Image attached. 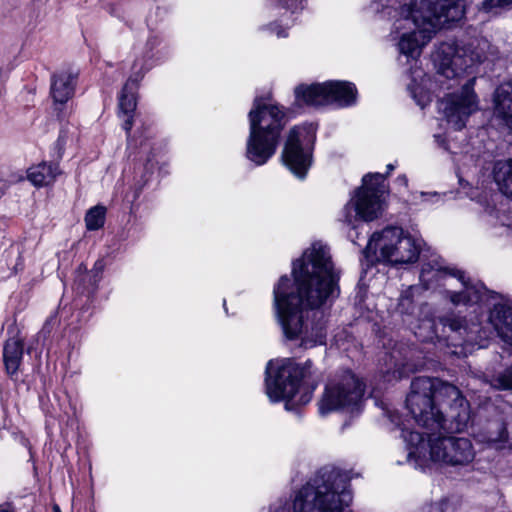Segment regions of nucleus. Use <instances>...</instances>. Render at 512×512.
Wrapping results in <instances>:
<instances>
[{"label":"nucleus","instance_id":"obj_1","mask_svg":"<svg viewBox=\"0 0 512 512\" xmlns=\"http://www.w3.org/2000/svg\"><path fill=\"white\" fill-rule=\"evenodd\" d=\"M413 420L426 432L402 427L406 443L405 463L425 469L431 463L467 467L476 457L472 441L466 437L443 436L441 431H464L471 420L469 403L459 389L436 378L417 377L406 399Z\"/></svg>","mask_w":512,"mask_h":512},{"label":"nucleus","instance_id":"obj_2","mask_svg":"<svg viewBox=\"0 0 512 512\" xmlns=\"http://www.w3.org/2000/svg\"><path fill=\"white\" fill-rule=\"evenodd\" d=\"M273 288V309L283 336L305 349L326 343L327 310L340 294V270L330 247L313 242Z\"/></svg>","mask_w":512,"mask_h":512},{"label":"nucleus","instance_id":"obj_3","mask_svg":"<svg viewBox=\"0 0 512 512\" xmlns=\"http://www.w3.org/2000/svg\"><path fill=\"white\" fill-rule=\"evenodd\" d=\"M371 9L391 22L390 39L410 65L408 90L421 108L432 100L433 82L418 66L423 49L446 23L464 16L461 0H373Z\"/></svg>","mask_w":512,"mask_h":512},{"label":"nucleus","instance_id":"obj_4","mask_svg":"<svg viewBox=\"0 0 512 512\" xmlns=\"http://www.w3.org/2000/svg\"><path fill=\"white\" fill-rule=\"evenodd\" d=\"M351 477L334 467L320 469L293 500L278 499L260 512H342L352 502Z\"/></svg>","mask_w":512,"mask_h":512},{"label":"nucleus","instance_id":"obj_5","mask_svg":"<svg viewBox=\"0 0 512 512\" xmlns=\"http://www.w3.org/2000/svg\"><path fill=\"white\" fill-rule=\"evenodd\" d=\"M287 122L284 106L270 98L255 97L248 113L246 158L256 166L266 164L275 155Z\"/></svg>","mask_w":512,"mask_h":512},{"label":"nucleus","instance_id":"obj_6","mask_svg":"<svg viewBox=\"0 0 512 512\" xmlns=\"http://www.w3.org/2000/svg\"><path fill=\"white\" fill-rule=\"evenodd\" d=\"M318 378L311 361L300 365L290 358L273 359L266 366V394L272 402L285 401L286 409L290 403L305 405L312 399Z\"/></svg>","mask_w":512,"mask_h":512},{"label":"nucleus","instance_id":"obj_7","mask_svg":"<svg viewBox=\"0 0 512 512\" xmlns=\"http://www.w3.org/2000/svg\"><path fill=\"white\" fill-rule=\"evenodd\" d=\"M495 54L496 49L484 38H475L461 44L453 40L442 42L432 55L438 74L437 82L442 84V77L460 79L475 64L486 61Z\"/></svg>","mask_w":512,"mask_h":512},{"label":"nucleus","instance_id":"obj_8","mask_svg":"<svg viewBox=\"0 0 512 512\" xmlns=\"http://www.w3.org/2000/svg\"><path fill=\"white\" fill-rule=\"evenodd\" d=\"M421 243L420 239L400 227H386L371 235L364 256L371 263L382 262L393 266L410 264L418 260Z\"/></svg>","mask_w":512,"mask_h":512},{"label":"nucleus","instance_id":"obj_9","mask_svg":"<svg viewBox=\"0 0 512 512\" xmlns=\"http://www.w3.org/2000/svg\"><path fill=\"white\" fill-rule=\"evenodd\" d=\"M385 177L380 173L367 174L343 210L344 220L354 225L357 220L372 221L378 218L385 206Z\"/></svg>","mask_w":512,"mask_h":512},{"label":"nucleus","instance_id":"obj_10","mask_svg":"<svg viewBox=\"0 0 512 512\" xmlns=\"http://www.w3.org/2000/svg\"><path fill=\"white\" fill-rule=\"evenodd\" d=\"M454 277L458 278L463 288L457 292H448V296L452 304L455 306L465 305L473 307L472 313L475 314H477L478 310H481L484 306H488V295L486 289L480 284L467 282L462 272L451 274L446 268H443L440 264L435 262L434 264H424L420 274V280L425 289L432 288L434 284H438L441 281H444V285H447Z\"/></svg>","mask_w":512,"mask_h":512},{"label":"nucleus","instance_id":"obj_11","mask_svg":"<svg viewBox=\"0 0 512 512\" xmlns=\"http://www.w3.org/2000/svg\"><path fill=\"white\" fill-rule=\"evenodd\" d=\"M298 102L323 107L346 108L356 104L357 89L349 81L329 80L321 83L300 84L295 88Z\"/></svg>","mask_w":512,"mask_h":512},{"label":"nucleus","instance_id":"obj_12","mask_svg":"<svg viewBox=\"0 0 512 512\" xmlns=\"http://www.w3.org/2000/svg\"><path fill=\"white\" fill-rule=\"evenodd\" d=\"M363 395L364 385L353 373L336 375L325 385L318 402L319 413L324 416L339 410H357Z\"/></svg>","mask_w":512,"mask_h":512},{"label":"nucleus","instance_id":"obj_13","mask_svg":"<svg viewBox=\"0 0 512 512\" xmlns=\"http://www.w3.org/2000/svg\"><path fill=\"white\" fill-rule=\"evenodd\" d=\"M316 127L312 123L297 125L288 132L282 160L284 165L299 179H304L313 162Z\"/></svg>","mask_w":512,"mask_h":512},{"label":"nucleus","instance_id":"obj_14","mask_svg":"<svg viewBox=\"0 0 512 512\" xmlns=\"http://www.w3.org/2000/svg\"><path fill=\"white\" fill-rule=\"evenodd\" d=\"M475 82V76L469 78L459 89L446 94L438 103L439 111L454 130H462L469 118L480 109V99L474 89Z\"/></svg>","mask_w":512,"mask_h":512},{"label":"nucleus","instance_id":"obj_15","mask_svg":"<svg viewBox=\"0 0 512 512\" xmlns=\"http://www.w3.org/2000/svg\"><path fill=\"white\" fill-rule=\"evenodd\" d=\"M487 324L496 332L503 349L512 352V306L504 303L493 305L489 311ZM488 381L496 389L512 390V364L491 375Z\"/></svg>","mask_w":512,"mask_h":512},{"label":"nucleus","instance_id":"obj_16","mask_svg":"<svg viewBox=\"0 0 512 512\" xmlns=\"http://www.w3.org/2000/svg\"><path fill=\"white\" fill-rule=\"evenodd\" d=\"M150 70V66L145 64L143 59H136L131 68V74L125 83L119 96L120 113L126 116L123 128L128 133L132 127V113L136 108L135 90L137 84L143 79L144 75Z\"/></svg>","mask_w":512,"mask_h":512},{"label":"nucleus","instance_id":"obj_17","mask_svg":"<svg viewBox=\"0 0 512 512\" xmlns=\"http://www.w3.org/2000/svg\"><path fill=\"white\" fill-rule=\"evenodd\" d=\"M477 322L471 321L470 324H463V320L456 317L444 318L441 320L444 328H449V330L453 333L459 334L462 337L461 345L465 346H474L483 347L484 344L482 341L486 340L488 335L486 333L485 327L482 326V323L478 320V316L476 315Z\"/></svg>","mask_w":512,"mask_h":512},{"label":"nucleus","instance_id":"obj_18","mask_svg":"<svg viewBox=\"0 0 512 512\" xmlns=\"http://www.w3.org/2000/svg\"><path fill=\"white\" fill-rule=\"evenodd\" d=\"M274 15L281 16L284 26H277L276 22L264 26L262 29L275 34L278 38L288 36V28L292 22L291 16L304 8L305 0H272Z\"/></svg>","mask_w":512,"mask_h":512},{"label":"nucleus","instance_id":"obj_19","mask_svg":"<svg viewBox=\"0 0 512 512\" xmlns=\"http://www.w3.org/2000/svg\"><path fill=\"white\" fill-rule=\"evenodd\" d=\"M494 116L512 131V79L500 84L493 95Z\"/></svg>","mask_w":512,"mask_h":512},{"label":"nucleus","instance_id":"obj_20","mask_svg":"<svg viewBox=\"0 0 512 512\" xmlns=\"http://www.w3.org/2000/svg\"><path fill=\"white\" fill-rule=\"evenodd\" d=\"M76 79L77 75L68 71H62L53 76L50 93L56 105H63L73 97Z\"/></svg>","mask_w":512,"mask_h":512},{"label":"nucleus","instance_id":"obj_21","mask_svg":"<svg viewBox=\"0 0 512 512\" xmlns=\"http://www.w3.org/2000/svg\"><path fill=\"white\" fill-rule=\"evenodd\" d=\"M24 353L23 339L19 335L8 338L3 347V361L7 374H17Z\"/></svg>","mask_w":512,"mask_h":512},{"label":"nucleus","instance_id":"obj_22","mask_svg":"<svg viewBox=\"0 0 512 512\" xmlns=\"http://www.w3.org/2000/svg\"><path fill=\"white\" fill-rule=\"evenodd\" d=\"M60 173L57 164L43 162L30 167L27 171V177L34 186L42 187L52 184Z\"/></svg>","mask_w":512,"mask_h":512},{"label":"nucleus","instance_id":"obj_23","mask_svg":"<svg viewBox=\"0 0 512 512\" xmlns=\"http://www.w3.org/2000/svg\"><path fill=\"white\" fill-rule=\"evenodd\" d=\"M477 440L496 450L506 448L508 433L505 424L501 422L492 423L487 432L477 435Z\"/></svg>","mask_w":512,"mask_h":512},{"label":"nucleus","instance_id":"obj_24","mask_svg":"<svg viewBox=\"0 0 512 512\" xmlns=\"http://www.w3.org/2000/svg\"><path fill=\"white\" fill-rule=\"evenodd\" d=\"M401 353L398 350H394L390 355H386L384 361V377L387 381L398 380L406 377L411 371L407 368V364L403 362L400 357Z\"/></svg>","mask_w":512,"mask_h":512},{"label":"nucleus","instance_id":"obj_25","mask_svg":"<svg viewBox=\"0 0 512 512\" xmlns=\"http://www.w3.org/2000/svg\"><path fill=\"white\" fill-rule=\"evenodd\" d=\"M493 175L499 190L512 197V160L497 161Z\"/></svg>","mask_w":512,"mask_h":512},{"label":"nucleus","instance_id":"obj_26","mask_svg":"<svg viewBox=\"0 0 512 512\" xmlns=\"http://www.w3.org/2000/svg\"><path fill=\"white\" fill-rule=\"evenodd\" d=\"M419 291L420 287L412 285L401 292L398 303V311L401 314L413 316L418 310L422 313L424 308H418L415 303V297Z\"/></svg>","mask_w":512,"mask_h":512},{"label":"nucleus","instance_id":"obj_27","mask_svg":"<svg viewBox=\"0 0 512 512\" xmlns=\"http://www.w3.org/2000/svg\"><path fill=\"white\" fill-rule=\"evenodd\" d=\"M105 213V208L102 206H95L91 208L85 216L87 229L98 230L101 228L104 225Z\"/></svg>","mask_w":512,"mask_h":512},{"label":"nucleus","instance_id":"obj_28","mask_svg":"<svg viewBox=\"0 0 512 512\" xmlns=\"http://www.w3.org/2000/svg\"><path fill=\"white\" fill-rule=\"evenodd\" d=\"M435 323L430 318L419 320V324L413 327L414 334L423 341L433 340L437 337V332L434 328Z\"/></svg>","mask_w":512,"mask_h":512},{"label":"nucleus","instance_id":"obj_29","mask_svg":"<svg viewBox=\"0 0 512 512\" xmlns=\"http://www.w3.org/2000/svg\"><path fill=\"white\" fill-rule=\"evenodd\" d=\"M511 7L512 0H485L482 2L481 10L496 15Z\"/></svg>","mask_w":512,"mask_h":512},{"label":"nucleus","instance_id":"obj_30","mask_svg":"<svg viewBox=\"0 0 512 512\" xmlns=\"http://www.w3.org/2000/svg\"><path fill=\"white\" fill-rule=\"evenodd\" d=\"M412 201L415 204H437L442 201V196L437 192H419L413 194Z\"/></svg>","mask_w":512,"mask_h":512},{"label":"nucleus","instance_id":"obj_31","mask_svg":"<svg viewBox=\"0 0 512 512\" xmlns=\"http://www.w3.org/2000/svg\"><path fill=\"white\" fill-rule=\"evenodd\" d=\"M161 42H162V39L159 35L151 34L147 39V43H146L147 49L149 51H152L153 49L158 47L161 44Z\"/></svg>","mask_w":512,"mask_h":512},{"label":"nucleus","instance_id":"obj_32","mask_svg":"<svg viewBox=\"0 0 512 512\" xmlns=\"http://www.w3.org/2000/svg\"><path fill=\"white\" fill-rule=\"evenodd\" d=\"M445 505L444 501L435 502L425 507L424 512H445Z\"/></svg>","mask_w":512,"mask_h":512},{"label":"nucleus","instance_id":"obj_33","mask_svg":"<svg viewBox=\"0 0 512 512\" xmlns=\"http://www.w3.org/2000/svg\"><path fill=\"white\" fill-rule=\"evenodd\" d=\"M397 183L403 187H407L408 186V179L405 175H400L397 177L396 179Z\"/></svg>","mask_w":512,"mask_h":512},{"label":"nucleus","instance_id":"obj_34","mask_svg":"<svg viewBox=\"0 0 512 512\" xmlns=\"http://www.w3.org/2000/svg\"><path fill=\"white\" fill-rule=\"evenodd\" d=\"M150 144L147 141L140 142V153L145 154L149 151Z\"/></svg>","mask_w":512,"mask_h":512},{"label":"nucleus","instance_id":"obj_35","mask_svg":"<svg viewBox=\"0 0 512 512\" xmlns=\"http://www.w3.org/2000/svg\"><path fill=\"white\" fill-rule=\"evenodd\" d=\"M94 269L97 272H101L104 269V261L103 260L96 261V263L94 265Z\"/></svg>","mask_w":512,"mask_h":512},{"label":"nucleus","instance_id":"obj_36","mask_svg":"<svg viewBox=\"0 0 512 512\" xmlns=\"http://www.w3.org/2000/svg\"><path fill=\"white\" fill-rule=\"evenodd\" d=\"M434 137H435L436 141L439 143V145L444 146L445 149H447V150H450L449 146H445V140L440 135H435Z\"/></svg>","mask_w":512,"mask_h":512},{"label":"nucleus","instance_id":"obj_37","mask_svg":"<svg viewBox=\"0 0 512 512\" xmlns=\"http://www.w3.org/2000/svg\"><path fill=\"white\" fill-rule=\"evenodd\" d=\"M151 161L152 160L150 158L147 159V165H146V168H145L147 170V172H152L153 164L151 163Z\"/></svg>","mask_w":512,"mask_h":512},{"label":"nucleus","instance_id":"obj_38","mask_svg":"<svg viewBox=\"0 0 512 512\" xmlns=\"http://www.w3.org/2000/svg\"><path fill=\"white\" fill-rule=\"evenodd\" d=\"M0 512H12V510L8 505H2L0 506Z\"/></svg>","mask_w":512,"mask_h":512},{"label":"nucleus","instance_id":"obj_39","mask_svg":"<svg viewBox=\"0 0 512 512\" xmlns=\"http://www.w3.org/2000/svg\"><path fill=\"white\" fill-rule=\"evenodd\" d=\"M53 512H61L60 507L57 504L53 505Z\"/></svg>","mask_w":512,"mask_h":512},{"label":"nucleus","instance_id":"obj_40","mask_svg":"<svg viewBox=\"0 0 512 512\" xmlns=\"http://www.w3.org/2000/svg\"><path fill=\"white\" fill-rule=\"evenodd\" d=\"M394 168H395V166L393 164L387 165L388 172H391L392 170H394Z\"/></svg>","mask_w":512,"mask_h":512},{"label":"nucleus","instance_id":"obj_41","mask_svg":"<svg viewBox=\"0 0 512 512\" xmlns=\"http://www.w3.org/2000/svg\"><path fill=\"white\" fill-rule=\"evenodd\" d=\"M397 463H398V464H403L404 462H403V461H400V460H397Z\"/></svg>","mask_w":512,"mask_h":512},{"label":"nucleus","instance_id":"obj_42","mask_svg":"<svg viewBox=\"0 0 512 512\" xmlns=\"http://www.w3.org/2000/svg\"><path fill=\"white\" fill-rule=\"evenodd\" d=\"M504 195H505L506 197H508V198H510V199L512 200V197H511V196H509V195H506V194H504Z\"/></svg>","mask_w":512,"mask_h":512}]
</instances>
